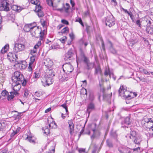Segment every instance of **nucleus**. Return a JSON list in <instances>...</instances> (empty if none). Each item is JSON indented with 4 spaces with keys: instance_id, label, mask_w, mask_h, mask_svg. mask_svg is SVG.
Masks as SVG:
<instances>
[{
    "instance_id": "obj_2",
    "label": "nucleus",
    "mask_w": 153,
    "mask_h": 153,
    "mask_svg": "<svg viewBox=\"0 0 153 153\" xmlns=\"http://www.w3.org/2000/svg\"><path fill=\"white\" fill-rule=\"evenodd\" d=\"M82 61L85 64L86 68L87 70H89L94 68V63L90 62L88 58L83 53L81 54L80 59L79 57L77 58L76 56V62L77 64L79 62H80Z\"/></svg>"
},
{
    "instance_id": "obj_16",
    "label": "nucleus",
    "mask_w": 153,
    "mask_h": 153,
    "mask_svg": "<svg viewBox=\"0 0 153 153\" xmlns=\"http://www.w3.org/2000/svg\"><path fill=\"white\" fill-rule=\"evenodd\" d=\"M132 140L133 141L135 144L139 146L140 143L142 140V139L140 136L137 135Z\"/></svg>"
},
{
    "instance_id": "obj_57",
    "label": "nucleus",
    "mask_w": 153,
    "mask_h": 153,
    "mask_svg": "<svg viewBox=\"0 0 153 153\" xmlns=\"http://www.w3.org/2000/svg\"><path fill=\"white\" fill-rule=\"evenodd\" d=\"M8 51V48H2L1 51V53L2 54H4L6 53Z\"/></svg>"
},
{
    "instance_id": "obj_61",
    "label": "nucleus",
    "mask_w": 153,
    "mask_h": 153,
    "mask_svg": "<svg viewBox=\"0 0 153 153\" xmlns=\"http://www.w3.org/2000/svg\"><path fill=\"white\" fill-rule=\"evenodd\" d=\"M141 22L140 20H137L136 21V24L137 25H138L139 27H141Z\"/></svg>"
},
{
    "instance_id": "obj_15",
    "label": "nucleus",
    "mask_w": 153,
    "mask_h": 153,
    "mask_svg": "<svg viewBox=\"0 0 153 153\" xmlns=\"http://www.w3.org/2000/svg\"><path fill=\"white\" fill-rule=\"evenodd\" d=\"M130 118L129 117H127L125 118L124 120L122 122V127H128V126L131 123Z\"/></svg>"
},
{
    "instance_id": "obj_51",
    "label": "nucleus",
    "mask_w": 153,
    "mask_h": 153,
    "mask_svg": "<svg viewBox=\"0 0 153 153\" xmlns=\"http://www.w3.org/2000/svg\"><path fill=\"white\" fill-rule=\"evenodd\" d=\"M1 95L3 96H5L8 94V92L6 90L3 91L1 93Z\"/></svg>"
},
{
    "instance_id": "obj_21",
    "label": "nucleus",
    "mask_w": 153,
    "mask_h": 153,
    "mask_svg": "<svg viewBox=\"0 0 153 153\" xmlns=\"http://www.w3.org/2000/svg\"><path fill=\"white\" fill-rule=\"evenodd\" d=\"M10 95H8L7 97V99L9 101H12L13 98L14 97V95H18L19 93L16 92L14 93L12 92H10Z\"/></svg>"
},
{
    "instance_id": "obj_62",
    "label": "nucleus",
    "mask_w": 153,
    "mask_h": 153,
    "mask_svg": "<svg viewBox=\"0 0 153 153\" xmlns=\"http://www.w3.org/2000/svg\"><path fill=\"white\" fill-rule=\"evenodd\" d=\"M110 51L112 53L114 54L117 53V51L115 48H110Z\"/></svg>"
},
{
    "instance_id": "obj_39",
    "label": "nucleus",
    "mask_w": 153,
    "mask_h": 153,
    "mask_svg": "<svg viewBox=\"0 0 153 153\" xmlns=\"http://www.w3.org/2000/svg\"><path fill=\"white\" fill-rule=\"evenodd\" d=\"M37 48H33L30 50V53L31 55H33L34 54H37L39 53V51H38Z\"/></svg>"
},
{
    "instance_id": "obj_29",
    "label": "nucleus",
    "mask_w": 153,
    "mask_h": 153,
    "mask_svg": "<svg viewBox=\"0 0 153 153\" xmlns=\"http://www.w3.org/2000/svg\"><path fill=\"white\" fill-rule=\"evenodd\" d=\"M70 6L69 4L66 3L65 4V6H64L63 8L65 13H68V10L70 9Z\"/></svg>"
},
{
    "instance_id": "obj_19",
    "label": "nucleus",
    "mask_w": 153,
    "mask_h": 153,
    "mask_svg": "<svg viewBox=\"0 0 153 153\" xmlns=\"http://www.w3.org/2000/svg\"><path fill=\"white\" fill-rule=\"evenodd\" d=\"M69 127L70 129V132L71 134H72L74 130V124L73 123L71 120H69L68 122Z\"/></svg>"
},
{
    "instance_id": "obj_22",
    "label": "nucleus",
    "mask_w": 153,
    "mask_h": 153,
    "mask_svg": "<svg viewBox=\"0 0 153 153\" xmlns=\"http://www.w3.org/2000/svg\"><path fill=\"white\" fill-rule=\"evenodd\" d=\"M96 39L97 41H100L101 42L102 46V48H104L105 45L104 42L101 36L99 34L97 35L96 36Z\"/></svg>"
},
{
    "instance_id": "obj_38",
    "label": "nucleus",
    "mask_w": 153,
    "mask_h": 153,
    "mask_svg": "<svg viewBox=\"0 0 153 153\" xmlns=\"http://www.w3.org/2000/svg\"><path fill=\"white\" fill-rule=\"evenodd\" d=\"M49 127H51L52 128H55L57 127V125L55 121L52 122L49 125Z\"/></svg>"
},
{
    "instance_id": "obj_34",
    "label": "nucleus",
    "mask_w": 153,
    "mask_h": 153,
    "mask_svg": "<svg viewBox=\"0 0 153 153\" xmlns=\"http://www.w3.org/2000/svg\"><path fill=\"white\" fill-rule=\"evenodd\" d=\"M107 145L109 147H112L113 145L112 141L110 139H107L106 141Z\"/></svg>"
},
{
    "instance_id": "obj_17",
    "label": "nucleus",
    "mask_w": 153,
    "mask_h": 153,
    "mask_svg": "<svg viewBox=\"0 0 153 153\" xmlns=\"http://www.w3.org/2000/svg\"><path fill=\"white\" fill-rule=\"evenodd\" d=\"M94 128L92 129V131H93V135L91 136V139L93 140L96 137L97 133H99V132L97 130H96V127L97 125L96 124H94L93 125Z\"/></svg>"
},
{
    "instance_id": "obj_10",
    "label": "nucleus",
    "mask_w": 153,
    "mask_h": 153,
    "mask_svg": "<svg viewBox=\"0 0 153 153\" xmlns=\"http://www.w3.org/2000/svg\"><path fill=\"white\" fill-rule=\"evenodd\" d=\"M118 150L120 153H132L130 149L125 146H120L118 148Z\"/></svg>"
},
{
    "instance_id": "obj_7",
    "label": "nucleus",
    "mask_w": 153,
    "mask_h": 153,
    "mask_svg": "<svg viewBox=\"0 0 153 153\" xmlns=\"http://www.w3.org/2000/svg\"><path fill=\"white\" fill-rule=\"evenodd\" d=\"M8 2L9 1L7 0H4L1 2L0 7L1 10L6 12L10 10L9 6L10 4Z\"/></svg>"
},
{
    "instance_id": "obj_3",
    "label": "nucleus",
    "mask_w": 153,
    "mask_h": 153,
    "mask_svg": "<svg viewBox=\"0 0 153 153\" xmlns=\"http://www.w3.org/2000/svg\"><path fill=\"white\" fill-rule=\"evenodd\" d=\"M119 95L121 97H123L125 100H130L134 98L132 94L130 95L129 92L127 90V87L126 86L122 85L118 91Z\"/></svg>"
},
{
    "instance_id": "obj_25",
    "label": "nucleus",
    "mask_w": 153,
    "mask_h": 153,
    "mask_svg": "<svg viewBox=\"0 0 153 153\" xmlns=\"http://www.w3.org/2000/svg\"><path fill=\"white\" fill-rule=\"evenodd\" d=\"M111 96L109 94H107L104 93L103 94V99L104 100L109 101Z\"/></svg>"
},
{
    "instance_id": "obj_5",
    "label": "nucleus",
    "mask_w": 153,
    "mask_h": 153,
    "mask_svg": "<svg viewBox=\"0 0 153 153\" xmlns=\"http://www.w3.org/2000/svg\"><path fill=\"white\" fill-rule=\"evenodd\" d=\"M115 23V19L113 16L111 14L105 18V24L109 27L113 26Z\"/></svg>"
},
{
    "instance_id": "obj_46",
    "label": "nucleus",
    "mask_w": 153,
    "mask_h": 153,
    "mask_svg": "<svg viewBox=\"0 0 153 153\" xmlns=\"http://www.w3.org/2000/svg\"><path fill=\"white\" fill-rule=\"evenodd\" d=\"M80 43L84 45V47H86L88 44V43L85 41L83 39H81L80 40Z\"/></svg>"
},
{
    "instance_id": "obj_13",
    "label": "nucleus",
    "mask_w": 153,
    "mask_h": 153,
    "mask_svg": "<svg viewBox=\"0 0 153 153\" xmlns=\"http://www.w3.org/2000/svg\"><path fill=\"white\" fill-rule=\"evenodd\" d=\"M42 6H37L35 8V11L36 12L37 15L39 17H43L44 15V13L42 10Z\"/></svg>"
},
{
    "instance_id": "obj_60",
    "label": "nucleus",
    "mask_w": 153,
    "mask_h": 153,
    "mask_svg": "<svg viewBox=\"0 0 153 153\" xmlns=\"http://www.w3.org/2000/svg\"><path fill=\"white\" fill-rule=\"evenodd\" d=\"M41 41H39L37 44H36L33 47V48H37V47H39L40 45H41Z\"/></svg>"
},
{
    "instance_id": "obj_20",
    "label": "nucleus",
    "mask_w": 153,
    "mask_h": 153,
    "mask_svg": "<svg viewBox=\"0 0 153 153\" xmlns=\"http://www.w3.org/2000/svg\"><path fill=\"white\" fill-rule=\"evenodd\" d=\"M94 109V105L92 102L90 103L87 106V111L89 114L90 112Z\"/></svg>"
},
{
    "instance_id": "obj_18",
    "label": "nucleus",
    "mask_w": 153,
    "mask_h": 153,
    "mask_svg": "<svg viewBox=\"0 0 153 153\" xmlns=\"http://www.w3.org/2000/svg\"><path fill=\"white\" fill-rule=\"evenodd\" d=\"M137 134L136 131H131L130 132L129 134H128L126 137H128L130 139L133 140V139L137 135Z\"/></svg>"
},
{
    "instance_id": "obj_11",
    "label": "nucleus",
    "mask_w": 153,
    "mask_h": 153,
    "mask_svg": "<svg viewBox=\"0 0 153 153\" xmlns=\"http://www.w3.org/2000/svg\"><path fill=\"white\" fill-rule=\"evenodd\" d=\"M71 76L67 73L65 74H62L61 73L59 74V77L61 81H67Z\"/></svg>"
},
{
    "instance_id": "obj_50",
    "label": "nucleus",
    "mask_w": 153,
    "mask_h": 153,
    "mask_svg": "<svg viewBox=\"0 0 153 153\" xmlns=\"http://www.w3.org/2000/svg\"><path fill=\"white\" fill-rule=\"evenodd\" d=\"M34 66V64H30V63H29V66L28 67V70L30 72H31L32 70V67L33 66Z\"/></svg>"
},
{
    "instance_id": "obj_30",
    "label": "nucleus",
    "mask_w": 153,
    "mask_h": 153,
    "mask_svg": "<svg viewBox=\"0 0 153 153\" xmlns=\"http://www.w3.org/2000/svg\"><path fill=\"white\" fill-rule=\"evenodd\" d=\"M45 30L44 29L43 31L41 30L40 32L39 40L41 41H43L44 39V35Z\"/></svg>"
},
{
    "instance_id": "obj_42",
    "label": "nucleus",
    "mask_w": 153,
    "mask_h": 153,
    "mask_svg": "<svg viewBox=\"0 0 153 153\" xmlns=\"http://www.w3.org/2000/svg\"><path fill=\"white\" fill-rule=\"evenodd\" d=\"M44 93V92L43 91H36L35 92L34 95L36 96H37V97H39L41 95H42Z\"/></svg>"
},
{
    "instance_id": "obj_8",
    "label": "nucleus",
    "mask_w": 153,
    "mask_h": 153,
    "mask_svg": "<svg viewBox=\"0 0 153 153\" xmlns=\"http://www.w3.org/2000/svg\"><path fill=\"white\" fill-rule=\"evenodd\" d=\"M75 53V51L73 50L72 48H71L65 54V60H68L72 59V57Z\"/></svg>"
},
{
    "instance_id": "obj_12",
    "label": "nucleus",
    "mask_w": 153,
    "mask_h": 153,
    "mask_svg": "<svg viewBox=\"0 0 153 153\" xmlns=\"http://www.w3.org/2000/svg\"><path fill=\"white\" fill-rule=\"evenodd\" d=\"M43 63L47 68H51L53 65L52 61L49 58H45L43 60Z\"/></svg>"
},
{
    "instance_id": "obj_40",
    "label": "nucleus",
    "mask_w": 153,
    "mask_h": 153,
    "mask_svg": "<svg viewBox=\"0 0 153 153\" xmlns=\"http://www.w3.org/2000/svg\"><path fill=\"white\" fill-rule=\"evenodd\" d=\"M6 125L5 123L2 121L0 122V131H1L4 128Z\"/></svg>"
},
{
    "instance_id": "obj_49",
    "label": "nucleus",
    "mask_w": 153,
    "mask_h": 153,
    "mask_svg": "<svg viewBox=\"0 0 153 153\" xmlns=\"http://www.w3.org/2000/svg\"><path fill=\"white\" fill-rule=\"evenodd\" d=\"M128 14L129 16L132 21L134 22V18L132 13L131 11H129V12L128 13Z\"/></svg>"
},
{
    "instance_id": "obj_1",
    "label": "nucleus",
    "mask_w": 153,
    "mask_h": 153,
    "mask_svg": "<svg viewBox=\"0 0 153 153\" xmlns=\"http://www.w3.org/2000/svg\"><path fill=\"white\" fill-rule=\"evenodd\" d=\"M12 80L15 85H18V90L20 88V84H22L23 86L26 85V80L24 79L23 75L18 71H16L14 73L12 77Z\"/></svg>"
},
{
    "instance_id": "obj_44",
    "label": "nucleus",
    "mask_w": 153,
    "mask_h": 153,
    "mask_svg": "<svg viewBox=\"0 0 153 153\" xmlns=\"http://www.w3.org/2000/svg\"><path fill=\"white\" fill-rule=\"evenodd\" d=\"M111 137L115 139L116 140H117V135L116 132H111Z\"/></svg>"
},
{
    "instance_id": "obj_26",
    "label": "nucleus",
    "mask_w": 153,
    "mask_h": 153,
    "mask_svg": "<svg viewBox=\"0 0 153 153\" xmlns=\"http://www.w3.org/2000/svg\"><path fill=\"white\" fill-rule=\"evenodd\" d=\"M21 84H20V88H19V89L18 90V85H15V84H13V82L12 83V85L13 86V90L14 91H12L13 92H16L18 93L17 92L20 89L21 87Z\"/></svg>"
},
{
    "instance_id": "obj_33",
    "label": "nucleus",
    "mask_w": 153,
    "mask_h": 153,
    "mask_svg": "<svg viewBox=\"0 0 153 153\" xmlns=\"http://www.w3.org/2000/svg\"><path fill=\"white\" fill-rule=\"evenodd\" d=\"M18 59V57H17V56H16L15 58L14 57H13L11 59H10L9 60L11 62L13 63L16 62V63H15V64H18L19 63L17 61Z\"/></svg>"
},
{
    "instance_id": "obj_52",
    "label": "nucleus",
    "mask_w": 153,
    "mask_h": 153,
    "mask_svg": "<svg viewBox=\"0 0 153 153\" xmlns=\"http://www.w3.org/2000/svg\"><path fill=\"white\" fill-rule=\"evenodd\" d=\"M107 45L110 47L112 48L113 47V44L112 42L109 40H108L107 42Z\"/></svg>"
},
{
    "instance_id": "obj_4",
    "label": "nucleus",
    "mask_w": 153,
    "mask_h": 153,
    "mask_svg": "<svg viewBox=\"0 0 153 153\" xmlns=\"http://www.w3.org/2000/svg\"><path fill=\"white\" fill-rule=\"evenodd\" d=\"M41 81L43 85L45 87L52 84L53 82V80L51 77L48 76V75H45L42 78Z\"/></svg>"
},
{
    "instance_id": "obj_9",
    "label": "nucleus",
    "mask_w": 153,
    "mask_h": 153,
    "mask_svg": "<svg viewBox=\"0 0 153 153\" xmlns=\"http://www.w3.org/2000/svg\"><path fill=\"white\" fill-rule=\"evenodd\" d=\"M63 71L69 74L74 70L73 66L69 63H66L63 65Z\"/></svg>"
},
{
    "instance_id": "obj_28",
    "label": "nucleus",
    "mask_w": 153,
    "mask_h": 153,
    "mask_svg": "<svg viewBox=\"0 0 153 153\" xmlns=\"http://www.w3.org/2000/svg\"><path fill=\"white\" fill-rule=\"evenodd\" d=\"M31 3L36 5L35 8L37 6H41L40 4V2L38 0H31Z\"/></svg>"
},
{
    "instance_id": "obj_56",
    "label": "nucleus",
    "mask_w": 153,
    "mask_h": 153,
    "mask_svg": "<svg viewBox=\"0 0 153 153\" xmlns=\"http://www.w3.org/2000/svg\"><path fill=\"white\" fill-rule=\"evenodd\" d=\"M11 8L12 10L15 11L16 12L17 9V6L14 5H13L11 6Z\"/></svg>"
},
{
    "instance_id": "obj_48",
    "label": "nucleus",
    "mask_w": 153,
    "mask_h": 153,
    "mask_svg": "<svg viewBox=\"0 0 153 153\" xmlns=\"http://www.w3.org/2000/svg\"><path fill=\"white\" fill-rule=\"evenodd\" d=\"M109 75L110 78L112 77L114 80H116V76L114 75V73L113 72H111V73H109Z\"/></svg>"
},
{
    "instance_id": "obj_53",
    "label": "nucleus",
    "mask_w": 153,
    "mask_h": 153,
    "mask_svg": "<svg viewBox=\"0 0 153 153\" xmlns=\"http://www.w3.org/2000/svg\"><path fill=\"white\" fill-rule=\"evenodd\" d=\"M78 151L79 153H86L85 149L80 148L79 149Z\"/></svg>"
},
{
    "instance_id": "obj_64",
    "label": "nucleus",
    "mask_w": 153,
    "mask_h": 153,
    "mask_svg": "<svg viewBox=\"0 0 153 153\" xmlns=\"http://www.w3.org/2000/svg\"><path fill=\"white\" fill-rule=\"evenodd\" d=\"M34 77L35 78H38L40 76V74L39 73H36V72L34 73Z\"/></svg>"
},
{
    "instance_id": "obj_36",
    "label": "nucleus",
    "mask_w": 153,
    "mask_h": 153,
    "mask_svg": "<svg viewBox=\"0 0 153 153\" xmlns=\"http://www.w3.org/2000/svg\"><path fill=\"white\" fill-rule=\"evenodd\" d=\"M101 70L100 67L99 66L95 68V74H97L98 73L101 74Z\"/></svg>"
},
{
    "instance_id": "obj_59",
    "label": "nucleus",
    "mask_w": 153,
    "mask_h": 153,
    "mask_svg": "<svg viewBox=\"0 0 153 153\" xmlns=\"http://www.w3.org/2000/svg\"><path fill=\"white\" fill-rule=\"evenodd\" d=\"M62 22L64 24L66 25H69V22H68L65 19H62L61 20Z\"/></svg>"
},
{
    "instance_id": "obj_63",
    "label": "nucleus",
    "mask_w": 153,
    "mask_h": 153,
    "mask_svg": "<svg viewBox=\"0 0 153 153\" xmlns=\"http://www.w3.org/2000/svg\"><path fill=\"white\" fill-rule=\"evenodd\" d=\"M22 51V50H20V48H13V51L14 53H17Z\"/></svg>"
},
{
    "instance_id": "obj_31",
    "label": "nucleus",
    "mask_w": 153,
    "mask_h": 153,
    "mask_svg": "<svg viewBox=\"0 0 153 153\" xmlns=\"http://www.w3.org/2000/svg\"><path fill=\"white\" fill-rule=\"evenodd\" d=\"M143 120L147 123L151 124L153 121V119L146 117L144 118Z\"/></svg>"
},
{
    "instance_id": "obj_43",
    "label": "nucleus",
    "mask_w": 153,
    "mask_h": 153,
    "mask_svg": "<svg viewBox=\"0 0 153 153\" xmlns=\"http://www.w3.org/2000/svg\"><path fill=\"white\" fill-rule=\"evenodd\" d=\"M42 130L44 131V133L46 135H47L50 133V130L48 128H42Z\"/></svg>"
},
{
    "instance_id": "obj_6",
    "label": "nucleus",
    "mask_w": 153,
    "mask_h": 153,
    "mask_svg": "<svg viewBox=\"0 0 153 153\" xmlns=\"http://www.w3.org/2000/svg\"><path fill=\"white\" fill-rule=\"evenodd\" d=\"M36 23L35 22L33 24H30L25 26L24 30L26 32L30 31L32 35L34 36L36 34L35 31L33 32V30L36 27Z\"/></svg>"
},
{
    "instance_id": "obj_54",
    "label": "nucleus",
    "mask_w": 153,
    "mask_h": 153,
    "mask_svg": "<svg viewBox=\"0 0 153 153\" xmlns=\"http://www.w3.org/2000/svg\"><path fill=\"white\" fill-rule=\"evenodd\" d=\"M69 35L71 39V41H72L74 38V35L73 33L72 32L69 34Z\"/></svg>"
},
{
    "instance_id": "obj_14",
    "label": "nucleus",
    "mask_w": 153,
    "mask_h": 153,
    "mask_svg": "<svg viewBox=\"0 0 153 153\" xmlns=\"http://www.w3.org/2000/svg\"><path fill=\"white\" fill-rule=\"evenodd\" d=\"M151 21H149V22L146 25V31L148 34H153V25H151Z\"/></svg>"
},
{
    "instance_id": "obj_47",
    "label": "nucleus",
    "mask_w": 153,
    "mask_h": 153,
    "mask_svg": "<svg viewBox=\"0 0 153 153\" xmlns=\"http://www.w3.org/2000/svg\"><path fill=\"white\" fill-rule=\"evenodd\" d=\"M55 145L54 143H53L52 146V148L51 149H50L49 152L48 153H54L55 152Z\"/></svg>"
},
{
    "instance_id": "obj_27",
    "label": "nucleus",
    "mask_w": 153,
    "mask_h": 153,
    "mask_svg": "<svg viewBox=\"0 0 153 153\" xmlns=\"http://www.w3.org/2000/svg\"><path fill=\"white\" fill-rule=\"evenodd\" d=\"M16 56H17L16 54L15 53H13L12 52H9L7 55V58L9 60L10 59H11L13 57H14L15 58Z\"/></svg>"
},
{
    "instance_id": "obj_41",
    "label": "nucleus",
    "mask_w": 153,
    "mask_h": 153,
    "mask_svg": "<svg viewBox=\"0 0 153 153\" xmlns=\"http://www.w3.org/2000/svg\"><path fill=\"white\" fill-rule=\"evenodd\" d=\"M32 137L27 135V137L26 138V140H28L30 143H33L35 142V141L33 140L32 139Z\"/></svg>"
},
{
    "instance_id": "obj_55",
    "label": "nucleus",
    "mask_w": 153,
    "mask_h": 153,
    "mask_svg": "<svg viewBox=\"0 0 153 153\" xmlns=\"http://www.w3.org/2000/svg\"><path fill=\"white\" fill-rule=\"evenodd\" d=\"M131 150H132L133 151L136 152H138L139 151H140V148L139 147H138L135 148H134L133 149H131Z\"/></svg>"
},
{
    "instance_id": "obj_23",
    "label": "nucleus",
    "mask_w": 153,
    "mask_h": 153,
    "mask_svg": "<svg viewBox=\"0 0 153 153\" xmlns=\"http://www.w3.org/2000/svg\"><path fill=\"white\" fill-rule=\"evenodd\" d=\"M20 129V128H18L16 130L13 131V132L10 134V138L9 139V140H11L13 138L14 135L19 132Z\"/></svg>"
},
{
    "instance_id": "obj_37",
    "label": "nucleus",
    "mask_w": 153,
    "mask_h": 153,
    "mask_svg": "<svg viewBox=\"0 0 153 153\" xmlns=\"http://www.w3.org/2000/svg\"><path fill=\"white\" fill-rule=\"evenodd\" d=\"M69 29L68 27H66L64 28L61 31L62 34L67 33L69 31Z\"/></svg>"
},
{
    "instance_id": "obj_45",
    "label": "nucleus",
    "mask_w": 153,
    "mask_h": 153,
    "mask_svg": "<svg viewBox=\"0 0 153 153\" xmlns=\"http://www.w3.org/2000/svg\"><path fill=\"white\" fill-rule=\"evenodd\" d=\"M134 38L131 39V41L134 42V43L137 42L138 40V38L137 36H134Z\"/></svg>"
},
{
    "instance_id": "obj_32",
    "label": "nucleus",
    "mask_w": 153,
    "mask_h": 153,
    "mask_svg": "<svg viewBox=\"0 0 153 153\" xmlns=\"http://www.w3.org/2000/svg\"><path fill=\"white\" fill-rule=\"evenodd\" d=\"M24 48L25 45L23 43L18 42L15 44L14 48Z\"/></svg>"
},
{
    "instance_id": "obj_24",
    "label": "nucleus",
    "mask_w": 153,
    "mask_h": 153,
    "mask_svg": "<svg viewBox=\"0 0 153 153\" xmlns=\"http://www.w3.org/2000/svg\"><path fill=\"white\" fill-rule=\"evenodd\" d=\"M50 68H47V72L48 75H48V76L50 77L54 76L55 75L54 73L53 72V70L50 69Z\"/></svg>"
},
{
    "instance_id": "obj_35",
    "label": "nucleus",
    "mask_w": 153,
    "mask_h": 153,
    "mask_svg": "<svg viewBox=\"0 0 153 153\" xmlns=\"http://www.w3.org/2000/svg\"><path fill=\"white\" fill-rule=\"evenodd\" d=\"M36 58V56L35 55H33L32 56H31L30 58V62L29 63L34 64V63L35 62V59Z\"/></svg>"
},
{
    "instance_id": "obj_58",
    "label": "nucleus",
    "mask_w": 153,
    "mask_h": 153,
    "mask_svg": "<svg viewBox=\"0 0 153 153\" xmlns=\"http://www.w3.org/2000/svg\"><path fill=\"white\" fill-rule=\"evenodd\" d=\"M76 22H79L82 25V26H84L83 23L82 22V21L80 18H79L78 19H77L76 20Z\"/></svg>"
}]
</instances>
